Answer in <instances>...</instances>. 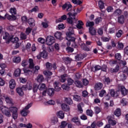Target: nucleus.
I'll list each match as a JSON object with an SVG mask.
<instances>
[{
    "label": "nucleus",
    "mask_w": 128,
    "mask_h": 128,
    "mask_svg": "<svg viewBox=\"0 0 128 128\" xmlns=\"http://www.w3.org/2000/svg\"><path fill=\"white\" fill-rule=\"evenodd\" d=\"M108 122L110 124H112V126H116V121L112 120H114V116H108Z\"/></svg>",
    "instance_id": "7"
},
{
    "label": "nucleus",
    "mask_w": 128,
    "mask_h": 128,
    "mask_svg": "<svg viewBox=\"0 0 128 128\" xmlns=\"http://www.w3.org/2000/svg\"><path fill=\"white\" fill-rule=\"evenodd\" d=\"M72 6L70 2H66L62 6V8L63 10H64L66 9L67 12H70L72 10Z\"/></svg>",
    "instance_id": "5"
},
{
    "label": "nucleus",
    "mask_w": 128,
    "mask_h": 128,
    "mask_svg": "<svg viewBox=\"0 0 128 128\" xmlns=\"http://www.w3.org/2000/svg\"><path fill=\"white\" fill-rule=\"evenodd\" d=\"M65 102H66V104L70 105H72L73 104L72 100L70 98H66Z\"/></svg>",
    "instance_id": "33"
},
{
    "label": "nucleus",
    "mask_w": 128,
    "mask_h": 128,
    "mask_svg": "<svg viewBox=\"0 0 128 128\" xmlns=\"http://www.w3.org/2000/svg\"><path fill=\"white\" fill-rule=\"evenodd\" d=\"M28 64V60H24L22 61V66H26Z\"/></svg>",
    "instance_id": "53"
},
{
    "label": "nucleus",
    "mask_w": 128,
    "mask_h": 128,
    "mask_svg": "<svg viewBox=\"0 0 128 128\" xmlns=\"http://www.w3.org/2000/svg\"><path fill=\"white\" fill-rule=\"evenodd\" d=\"M66 16H62L60 18H59L56 20V22H64V20H66Z\"/></svg>",
    "instance_id": "45"
},
{
    "label": "nucleus",
    "mask_w": 128,
    "mask_h": 128,
    "mask_svg": "<svg viewBox=\"0 0 128 128\" xmlns=\"http://www.w3.org/2000/svg\"><path fill=\"white\" fill-rule=\"evenodd\" d=\"M5 100L10 106H14V102H12V98H10L8 97H6L5 98Z\"/></svg>",
    "instance_id": "13"
},
{
    "label": "nucleus",
    "mask_w": 128,
    "mask_h": 128,
    "mask_svg": "<svg viewBox=\"0 0 128 128\" xmlns=\"http://www.w3.org/2000/svg\"><path fill=\"white\" fill-rule=\"evenodd\" d=\"M118 22H119V24H124V17L119 16L118 18Z\"/></svg>",
    "instance_id": "37"
},
{
    "label": "nucleus",
    "mask_w": 128,
    "mask_h": 128,
    "mask_svg": "<svg viewBox=\"0 0 128 128\" xmlns=\"http://www.w3.org/2000/svg\"><path fill=\"white\" fill-rule=\"evenodd\" d=\"M44 74L45 76H52V72L50 71H44Z\"/></svg>",
    "instance_id": "64"
},
{
    "label": "nucleus",
    "mask_w": 128,
    "mask_h": 128,
    "mask_svg": "<svg viewBox=\"0 0 128 128\" xmlns=\"http://www.w3.org/2000/svg\"><path fill=\"white\" fill-rule=\"evenodd\" d=\"M75 58L76 60H84V56L82 54H78L75 56Z\"/></svg>",
    "instance_id": "34"
},
{
    "label": "nucleus",
    "mask_w": 128,
    "mask_h": 128,
    "mask_svg": "<svg viewBox=\"0 0 128 128\" xmlns=\"http://www.w3.org/2000/svg\"><path fill=\"white\" fill-rule=\"evenodd\" d=\"M20 36L22 40H26V35L24 32H21Z\"/></svg>",
    "instance_id": "56"
},
{
    "label": "nucleus",
    "mask_w": 128,
    "mask_h": 128,
    "mask_svg": "<svg viewBox=\"0 0 128 128\" xmlns=\"http://www.w3.org/2000/svg\"><path fill=\"white\" fill-rule=\"evenodd\" d=\"M46 50L48 52H54V47L50 46L47 48Z\"/></svg>",
    "instance_id": "62"
},
{
    "label": "nucleus",
    "mask_w": 128,
    "mask_h": 128,
    "mask_svg": "<svg viewBox=\"0 0 128 128\" xmlns=\"http://www.w3.org/2000/svg\"><path fill=\"white\" fill-rule=\"evenodd\" d=\"M76 12H75L74 13H72L70 12H69L68 14V16H78V14H80V12H82V10L80 8H78Z\"/></svg>",
    "instance_id": "12"
},
{
    "label": "nucleus",
    "mask_w": 128,
    "mask_h": 128,
    "mask_svg": "<svg viewBox=\"0 0 128 128\" xmlns=\"http://www.w3.org/2000/svg\"><path fill=\"white\" fill-rule=\"evenodd\" d=\"M10 12L12 14V16L16 14V8H11Z\"/></svg>",
    "instance_id": "51"
},
{
    "label": "nucleus",
    "mask_w": 128,
    "mask_h": 128,
    "mask_svg": "<svg viewBox=\"0 0 128 128\" xmlns=\"http://www.w3.org/2000/svg\"><path fill=\"white\" fill-rule=\"evenodd\" d=\"M55 40L52 36H48L46 39V43L48 46H52V44H54Z\"/></svg>",
    "instance_id": "2"
},
{
    "label": "nucleus",
    "mask_w": 128,
    "mask_h": 128,
    "mask_svg": "<svg viewBox=\"0 0 128 128\" xmlns=\"http://www.w3.org/2000/svg\"><path fill=\"white\" fill-rule=\"evenodd\" d=\"M87 116H92V110H86Z\"/></svg>",
    "instance_id": "61"
},
{
    "label": "nucleus",
    "mask_w": 128,
    "mask_h": 128,
    "mask_svg": "<svg viewBox=\"0 0 128 128\" xmlns=\"http://www.w3.org/2000/svg\"><path fill=\"white\" fill-rule=\"evenodd\" d=\"M120 70V66L118 65H117L115 68H111L110 69V72H118V70Z\"/></svg>",
    "instance_id": "28"
},
{
    "label": "nucleus",
    "mask_w": 128,
    "mask_h": 128,
    "mask_svg": "<svg viewBox=\"0 0 128 128\" xmlns=\"http://www.w3.org/2000/svg\"><path fill=\"white\" fill-rule=\"evenodd\" d=\"M60 84L58 81H55L54 83V88L56 92H60Z\"/></svg>",
    "instance_id": "9"
},
{
    "label": "nucleus",
    "mask_w": 128,
    "mask_h": 128,
    "mask_svg": "<svg viewBox=\"0 0 128 128\" xmlns=\"http://www.w3.org/2000/svg\"><path fill=\"white\" fill-rule=\"evenodd\" d=\"M89 32L92 36H96V30L93 27H90L89 28Z\"/></svg>",
    "instance_id": "18"
},
{
    "label": "nucleus",
    "mask_w": 128,
    "mask_h": 128,
    "mask_svg": "<svg viewBox=\"0 0 128 128\" xmlns=\"http://www.w3.org/2000/svg\"><path fill=\"white\" fill-rule=\"evenodd\" d=\"M32 28L28 27V28H26V34L28 35L29 34H30V32H32Z\"/></svg>",
    "instance_id": "57"
},
{
    "label": "nucleus",
    "mask_w": 128,
    "mask_h": 128,
    "mask_svg": "<svg viewBox=\"0 0 128 128\" xmlns=\"http://www.w3.org/2000/svg\"><path fill=\"white\" fill-rule=\"evenodd\" d=\"M122 12L120 9H116L114 12V16H119L121 15Z\"/></svg>",
    "instance_id": "25"
},
{
    "label": "nucleus",
    "mask_w": 128,
    "mask_h": 128,
    "mask_svg": "<svg viewBox=\"0 0 128 128\" xmlns=\"http://www.w3.org/2000/svg\"><path fill=\"white\" fill-rule=\"evenodd\" d=\"M120 92L123 96H126L128 94V90L124 88V86H120Z\"/></svg>",
    "instance_id": "15"
},
{
    "label": "nucleus",
    "mask_w": 128,
    "mask_h": 128,
    "mask_svg": "<svg viewBox=\"0 0 128 128\" xmlns=\"http://www.w3.org/2000/svg\"><path fill=\"white\" fill-rule=\"evenodd\" d=\"M40 90H46V84H42L40 85V88H39Z\"/></svg>",
    "instance_id": "42"
},
{
    "label": "nucleus",
    "mask_w": 128,
    "mask_h": 128,
    "mask_svg": "<svg viewBox=\"0 0 128 128\" xmlns=\"http://www.w3.org/2000/svg\"><path fill=\"white\" fill-rule=\"evenodd\" d=\"M114 114L116 116H120V114H122V112H120V108H117L114 112Z\"/></svg>",
    "instance_id": "36"
},
{
    "label": "nucleus",
    "mask_w": 128,
    "mask_h": 128,
    "mask_svg": "<svg viewBox=\"0 0 128 128\" xmlns=\"http://www.w3.org/2000/svg\"><path fill=\"white\" fill-rule=\"evenodd\" d=\"M68 124V122L66 121H63L61 122V124L60 126V128H64Z\"/></svg>",
    "instance_id": "46"
},
{
    "label": "nucleus",
    "mask_w": 128,
    "mask_h": 128,
    "mask_svg": "<svg viewBox=\"0 0 128 128\" xmlns=\"http://www.w3.org/2000/svg\"><path fill=\"white\" fill-rule=\"evenodd\" d=\"M2 36L4 40H7L6 42V44H10V36H12L10 35V34L7 32H4Z\"/></svg>",
    "instance_id": "6"
},
{
    "label": "nucleus",
    "mask_w": 128,
    "mask_h": 128,
    "mask_svg": "<svg viewBox=\"0 0 128 128\" xmlns=\"http://www.w3.org/2000/svg\"><path fill=\"white\" fill-rule=\"evenodd\" d=\"M110 94L112 96L116 98L117 96H118L120 91L114 92V90L112 89L110 90Z\"/></svg>",
    "instance_id": "10"
},
{
    "label": "nucleus",
    "mask_w": 128,
    "mask_h": 128,
    "mask_svg": "<svg viewBox=\"0 0 128 128\" xmlns=\"http://www.w3.org/2000/svg\"><path fill=\"white\" fill-rule=\"evenodd\" d=\"M81 48L82 50H86V52H89L90 50V48H88L86 46V44L84 43H82L80 44Z\"/></svg>",
    "instance_id": "26"
},
{
    "label": "nucleus",
    "mask_w": 128,
    "mask_h": 128,
    "mask_svg": "<svg viewBox=\"0 0 128 128\" xmlns=\"http://www.w3.org/2000/svg\"><path fill=\"white\" fill-rule=\"evenodd\" d=\"M62 108L64 112H68L70 110V106L66 104H63L61 105Z\"/></svg>",
    "instance_id": "16"
},
{
    "label": "nucleus",
    "mask_w": 128,
    "mask_h": 128,
    "mask_svg": "<svg viewBox=\"0 0 128 128\" xmlns=\"http://www.w3.org/2000/svg\"><path fill=\"white\" fill-rule=\"evenodd\" d=\"M38 88V86L36 84H34L33 86V91L34 92H36Z\"/></svg>",
    "instance_id": "58"
},
{
    "label": "nucleus",
    "mask_w": 128,
    "mask_h": 128,
    "mask_svg": "<svg viewBox=\"0 0 128 128\" xmlns=\"http://www.w3.org/2000/svg\"><path fill=\"white\" fill-rule=\"evenodd\" d=\"M120 70V66L118 65H117L115 68H111L110 69V72H118V70Z\"/></svg>",
    "instance_id": "27"
},
{
    "label": "nucleus",
    "mask_w": 128,
    "mask_h": 128,
    "mask_svg": "<svg viewBox=\"0 0 128 128\" xmlns=\"http://www.w3.org/2000/svg\"><path fill=\"white\" fill-rule=\"evenodd\" d=\"M23 70L24 74H32V72L30 70H27L26 68H25L23 69Z\"/></svg>",
    "instance_id": "50"
},
{
    "label": "nucleus",
    "mask_w": 128,
    "mask_h": 128,
    "mask_svg": "<svg viewBox=\"0 0 128 128\" xmlns=\"http://www.w3.org/2000/svg\"><path fill=\"white\" fill-rule=\"evenodd\" d=\"M94 26V22L88 21L86 23V26H89V28H92Z\"/></svg>",
    "instance_id": "40"
},
{
    "label": "nucleus",
    "mask_w": 128,
    "mask_h": 128,
    "mask_svg": "<svg viewBox=\"0 0 128 128\" xmlns=\"http://www.w3.org/2000/svg\"><path fill=\"white\" fill-rule=\"evenodd\" d=\"M26 88L28 90H30L32 89V84L30 83H27Z\"/></svg>",
    "instance_id": "43"
},
{
    "label": "nucleus",
    "mask_w": 128,
    "mask_h": 128,
    "mask_svg": "<svg viewBox=\"0 0 128 128\" xmlns=\"http://www.w3.org/2000/svg\"><path fill=\"white\" fill-rule=\"evenodd\" d=\"M62 87L64 90H70V86L66 84H63Z\"/></svg>",
    "instance_id": "47"
},
{
    "label": "nucleus",
    "mask_w": 128,
    "mask_h": 128,
    "mask_svg": "<svg viewBox=\"0 0 128 128\" xmlns=\"http://www.w3.org/2000/svg\"><path fill=\"white\" fill-rule=\"evenodd\" d=\"M109 64H110V66H114V64H118V61L116 60H112L109 61Z\"/></svg>",
    "instance_id": "54"
},
{
    "label": "nucleus",
    "mask_w": 128,
    "mask_h": 128,
    "mask_svg": "<svg viewBox=\"0 0 128 128\" xmlns=\"http://www.w3.org/2000/svg\"><path fill=\"white\" fill-rule=\"evenodd\" d=\"M10 88L12 90L16 88V81H14V80L12 79L10 81Z\"/></svg>",
    "instance_id": "17"
},
{
    "label": "nucleus",
    "mask_w": 128,
    "mask_h": 128,
    "mask_svg": "<svg viewBox=\"0 0 128 128\" xmlns=\"http://www.w3.org/2000/svg\"><path fill=\"white\" fill-rule=\"evenodd\" d=\"M16 92L20 96H24V91H22V89L20 88H18L16 90Z\"/></svg>",
    "instance_id": "22"
},
{
    "label": "nucleus",
    "mask_w": 128,
    "mask_h": 128,
    "mask_svg": "<svg viewBox=\"0 0 128 128\" xmlns=\"http://www.w3.org/2000/svg\"><path fill=\"white\" fill-rule=\"evenodd\" d=\"M9 110L12 114H14L16 112H18V108L16 107L12 106V107H10Z\"/></svg>",
    "instance_id": "31"
},
{
    "label": "nucleus",
    "mask_w": 128,
    "mask_h": 128,
    "mask_svg": "<svg viewBox=\"0 0 128 128\" xmlns=\"http://www.w3.org/2000/svg\"><path fill=\"white\" fill-rule=\"evenodd\" d=\"M29 68H34V60L32 58L29 59Z\"/></svg>",
    "instance_id": "30"
},
{
    "label": "nucleus",
    "mask_w": 128,
    "mask_h": 128,
    "mask_svg": "<svg viewBox=\"0 0 128 128\" xmlns=\"http://www.w3.org/2000/svg\"><path fill=\"white\" fill-rule=\"evenodd\" d=\"M30 106H32V104H28L27 106L25 107L24 109H23L21 111V115L22 116H28V111H27V110H28V108H30Z\"/></svg>",
    "instance_id": "3"
},
{
    "label": "nucleus",
    "mask_w": 128,
    "mask_h": 128,
    "mask_svg": "<svg viewBox=\"0 0 128 128\" xmlns=\"http://www.w3.org/2000/svg\"><path fill=\"white\" fill-rule=\"evenodd\" d=\"M122 34V30H119L118 32L116 34V36H117V38H120Z\"/></svg>",
    "instance_id": "59"
},
{
    "label": "nucleus",
    "mask_w": 128,
    "mask_h": 128,
    "mask_svg": "<svg viewBox=\"0 0 128 128\" xmlns=\"http://www.w3.org/2000/svg\"><path fill=\"white\" fill-rule=\"evenodd\" d=\"M57 116L58 118H60L62 119L64 118V113L62 110L58 112Z\"/></svg>",
    "instance_id": "24"
},
{
    "label": "nucleus",
    "mask_w": 128,
    "mask_h": 128,
    "mask_svg": "<svg viewBox=\"0 0 128 128\" xmlns=\"http://www.w3.org/2000/svg\"><path fill=\"white\" fill-rule=\"evenodd\" d=\"M40 56L44 58H48V53L46 51H43L42 52H40Z\"/></svg>",
    "instance_id": "41"
},
{
    "label": "nucleus",
    "mask_w": 128,
    "mask_h": 128,
    "mask_svg": "<svg viewBox=\"0 0 128 128\" xmlns=\"http://www.w3.org/2000/svg\"><path fill=\"white\" fill-rule=\"evenodd\" d=\"M44 76L42 75H38L37 76V80L38 82H44Z\"/></svg>",
    "instance_id": "35"
},
{
    "label": "nucleus",
    "mask_w": 128,
    "mask_h": 128,
    "mask_svg": "<svg viewBox=\"0 0 128 128\" xmlns=\"http://www.w3.org/2000/svg\"><path fill=\"white\" fill-rule=\"evenodd\" d=\"M75 84L78 88H82V82H80V81H76Z\"/></svg>",
    "instance_id": "44"
},
{
    "label": "nucleus",
    "mask_w": 128,
    "mask_h": 128,
    "mask_svg": "<svg viewBox=\"0 0 128 128\" xmlns=\"http://www.w3.org/2000/svg\"><path fill=\"white\" fill-rule=\"evenodd\" d=\"M54 36L57 38L58 40H62V32H57L54 34Z\"/></svg>",
    "instance_id": "20"
},
{
    "label": "nucleus",
    "mask_w": 128,
    "mask_h": 128,
    "mask_svg": "<svg viewBox=\"0 0 128 128\" xmlns=\"http://www.w3.org/2000/svg\"><path fill=\"white\" fill-rule=\"evenodd\" d=\"M118 79L119 80H126V76L124 73H118Z\"/></svg>",
    "instance_id": "14"
},
{
    "label": "nucleus",
    "mask_w": 128,
    "mask_h": 128,
    "mask_svg": "<svg viewBox=\"0 0 128 128\" xmlns=\"http://www.w3.org/2000/svg\"><path fill=\"white\" fill-rule=\"evenodd\" d=\"M12 42L16 43L18 42V37L14 38V36H11L9 40V42Z\"/></svg>",
    "instance_id": "21"
},
{
    "label": "nucleus",
    "mask_w": 128,
    "mask_h": 128,
    "mask_svg": "<svg viewBox=\"0 0 128 128\" xmlns=\"http://www.w3.org/2000/svg\"><path fill=\"white\" fill-rule=\"evenodd\" d=\"M47 94L50 96H52L54 94V88H48L47 90Z\"/></svg>",
    "instance_id": "19"
},
{
    "label": "nucleus",
    "mask_w": 128,
    "mask_h": 128,
    "mask_svg": "<svg viewBox=\"0 0 128 128\" xmlns=\"http://www.w3.org/2000/svg\"><path fill=\"white\" fill-rule=\"evenodd\" d=\"M22 72V70L20 68L16 69L14 72V76L16 77L20 76Z\"/></svg>",
    "instance_id": "32"
},
{
    "label": "nucleus",
    "mask_w": 128,
    "mask_h": 128,
    "mask_svg": "<svg viewBox=\"0 0 128 128\" xmlns=\"http://www.w3.org/2000/svg\"><path fill=\"white\" fill-rule=\"evenodd\" d=\"M74 100L76 102H79L82 100V98L78 95H75L74 96Z\"/></svg>",
    "instance_id": "38"
},
{
    "label": "nucleus",
    "mask_w": 128,
    "mask_h": 128,
    "mask_svg": "<svg viewBox=\"0 0 128 128\" xmlns=\"http://www.w3.org/2000/svg\"><path fill=\"white\" fill-rule=\"evenodd\" d=\"M7 19L8 20H16V16H8Z\"/></svg>",
    "instance_id": "63"
},
{
    "label": "nucleus",
    "mask_w": 128,
    "mask_h": 128,
    "mask_svg": "<svg viewBox=\"0 0 128 128\" xmlns=\"http://www.w3.org/2000/svg\"><path fill=\"white\" fill-rule=\"evenodd\" d=\"M0 110H1V112H2L4 114H5V116H8V118H10V116H12V114H10V109L6 108V106H1L0 107Z\"/></svg>",
    "instance_id": "1"
},
{
    "label": "nucleus",
    "mask_w": 128,
    "mask_h": 128,
    "mask_svg": "<svg viewBox=\"0 0 128 128\" xmlns=\"http://www.w3.org/2000/svg\"><path fill=\"white\" fill-rule=\"evenodd\" d=\"M66 40L70 42H74L76 41V38L74 36L66 37Z\"/></svg>",
    "instance_id": "49"
},
{
    "label": "nucleus",
    "mask_w": 128,
    "mask_h": 128,
    "mask_svg": "<svg viewBox=\"0 0 128 128\" xmlns=\"http://www.w3.org/2000/svg\"><path fill=\"white\" fill-rule=\"evenodd\" d=\"M102 17H98L95 20L96 24H100V22H102Z\"/></svg>",
    "instance_id": "55"
},
{
    "label": "nucleus",
    "mask_w": 128,
    "mask_h": 128,
    "mask_svg": "<svg viewBox=\"0 0 128 128\" xmlns=\"http://www.w3.org/2000/svg\"><path fill=\"white\" fill-rule=\"evenodd\" d=\"M28 24H29L30 26H32V28L34 26V20L32 18H30L28 19Z\"/></svg>",
    "instance_id": "23"
},
{
    "label": "nucleus",
    "mask_w": 128,
    "mask_h": 128,
    "mask_svg": "<svg viewBox=\"0 0 128 128\" xmlns=\"http://www.w3.org/2000/svg\"><path fill=\"white\" fill-rule=\"evenodd\" d=\"M66 74H64L63 75H62L60 82H66Z\"/></svg>",
    "instance_id": "48"
},
{
    "label": "nucleus",
    "mask_w": 128,
    "mask_h": 128,
    "mask_svg": "<svg viewBox=\"0 0 128 128\" xmlns=\"http://www.w3.org/2000/svg\"><path fill=\"white\" fill-rule=\"evenodd\" d=\"M74 80H72L70 78H68V86H72V84H74Z\"/></svg>",
    "instance_id": "60"
},
{
    "label": "nucleus",
    "mask_w": 128,
    "mask_h": 128,
    "mask_svg": "<svg viewBox=\"0 0 128 128\" xmlns=\"http://www.w3.org/2000/svg\"><path fill=\"white\" fill-rule=\"evenodd\" d=\"M20 57H15L13 59L14 62H16V64H18L19 62H20Z\"/></svg>",
    "instance_id": "39"
},
{
    "label": "nucleus",
    "mask_w": 128,
    "mask_h": 128,
    "mask_svg": "<svg viewBox=\"0 0 128 128\" xmlns=\"http://www.w3.org/2000/svg\"><path fill=\"white\" fill-rule=\"evenodd\" d=\"M84 104H82V102H81L78 105V110L80 112H82V106Z\"/></svg>",
    "instance_id": "52"
},
{
    "label": "nucleus",
    "mask_w": 128,
    "mask_h": 128,
    "mask_svg": "<svg viewBox=\"0 0 128 128\" xmlns=\"http://www.w3.org/2000/svg\"><path fill=\"white\" fill-rule=\"evenodd\" d=\"M98 6H99V8L101 10H104V3L102 0L99 1Z\"/></svg>",
    "instance_id": "29"
},
{
    "label": "nucleus",
    "mask_w": 128,
    "mask_h": 128,
    "mask_svg": "<svg viewBox=\"0 0 128 128\" xmlns=\"http://www.w3.org/2000/svg\"><path fill=\"white\" fill-rule=\"evenodd\" d=\"M46 68L48 70H52V68H54V70H56V63H54L53 64L51 63H50L48 62H47L46 64Z\"/></svg>",
    "instance_id": "4"
},
{
    "label": "nucleus",
    "mask_w": 128,
    "mask_h": 128,
    "mask_svg": "<svg viewBox=\"0 0 128 128\" xmlns=\"http://www.w3.org/2000/svg\"><path fill=\"white\" fill-rule=\"evenodd\" d=\"M76 20H78V19H76V18L74 16H70L68 18H67V22L68 24H72L74 22H76Z\"/></svg>",
    "instance_id": "8"
},
{
    "label": "nucleus",
    "mask_w": 128,
    "mask_h": 128,
    "mask_svg": "<svg viewBox=\"0 0 128 128\" xmlns=\"http://www.w3.org/2000/svg\"><path fill=\"white\" fill-rule=\"evenodd\" d=\"M102 84L101 82L96 83L94 85V88L95 90H100L101 88H102Z\"/></svg>",
    "instance_id": "11"
}]
</instances>
